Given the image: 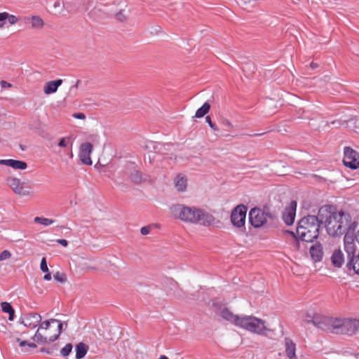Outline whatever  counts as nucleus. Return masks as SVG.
Returning <instances> with one entry per match:
<instances>
[{"label":"nucleus","mask_w":359,"mask_h":359,"mask_svg":"<svg viewBox=\"0 0 359 359\" xmlns=\"http://www.w3.org/2000/svg\"><path fill=\"white\" fill-rule=\"evenodd\" d=\"M6 12L0 13V28H3L6 22Z\"/></svg>","instance_id":"37"},{"label":"nucleus","mask_w":359,"mask_h":359,"mask_svg":"<svg viewBox=\"0 0 359 359\" xmlns=\"http://www.w3.org/2000/svg\"><path fill=\"white\" fill-rule=\"evenodd\" d=\"M331 261L332 264L337 268H340L344 263V254L341 250H335L332 256Z\"/></svg>","instance_id":"22"},{"label":"nucleus","mask_w":359,"mask_h":359,"mask_svg":"<svg viewBox=\"0 0 359 359\" xmlns=\"http://www.w3.org/2000/svg\"><path fill=\"white\" fill-rule=\"evenodd\" d=\"M125 173L135 183H140L144 180L143 174L137 169L136 165L133 163L126 168Z\"/></svg>","instance_id":"15"},{"label":"nucleus","mask_w":359,"mask_h":359,"mask_svg":"<svg viewBox=\"0 0 359 359\" xmlns=\"http://www.w3.org/2000/svg\"><path fill=\"white\" fill-rule=\"evenodd\" d=\"M57 242L64 247H67L68 245V242L65 239H58L57 240Z\"/></svg>","instance_id":"43"},{"label":"nucleus","mask_w":359,"mask_h":359,"mask_svg":"<svg viewBox=\"0 0 359 359\" xmlns=\"http://www.w3.org/2000/svg\"><path fill=\"white\" fill-rule=\"evenodd\" d=\"M285 353L288 359H298L296 344L290 338H285Z\"/></svg>","instance_id":"18"},{"label":"nucleus","mask_w":359,"mask_h":359,"mask_svg":"<svg viewBox=\"0 0 359 359\" xmlns=\"http://www.w3.org/2000/svg\"><path fill=\"white\" fill-rule=\"evenodd\" d=\"M343 163L351 169L359 168V154L349 147H344Z\"/></svg>","instance_id":"9"},{"label":"nucleus","mask_w":359,"mask_h":359,"mask_svg":"<svg viewBox=\"0 0 359 359\" xmlns=\"http://www.w3.org/2000/svg\"><path fill=\"white\" fill-rule=\"evenodd\" d=\"M53 278L57 282H60L61 283H65L67 281V276L65 273H61L60 271L56 272L53 275Z\"/></svg>","instance_id":"30"},{"label":"nucleus","mask_w":359,"mask_h":359,"mask_svg":"<svg viewBox=\"0 0 359 359\" xmlns=\"http://www.w3.org/2000/svg\"><path fill=\"white\" fill-rule=\"evenodd\" d=\"M359 330V319L356 318H346L344 319V324L342 330H340V334L353 335Z\"/></svg>","instance_id":"12"},{"label":"nucleus","mask_w":359,"mask_h":359,"mask_svg":"<svg viewBox=\"0 0 359 359\" xmlns=\"http://www.w3.org/2000/svg\"><path fill=\"white\" fill-rule=\"evenodd\" d=\"M93 151V145L90 142L82 143L79 147V158L81 163L85 165H91L93 161L90 155Z\"/></svg>","instance_id":"11"},{"label":"nucleus","mask_w":359,"mask_h":359,"mask_svg":"<svg viewBox=\"0 0 359 359\" xmlns=\"http://www.w3.org/2000/svg\"><path fill=\"white\" fill-rule=\"evenodd\" d=\"M0 164L11 167L15 170H25L27 168L26 162L14 159H1Z\"/></svg>","instance_id":"19"},{"label":"nucleus","mask_w":359,"mask_h":359,"mask_svg":"<svg viewBox=\"0 0 359 359\" xmlns=\"http://www.w3.org/2000/svg\"><path fill=\"white\" fill-rule=\"evenodd\" d=\"M170 210L172 217L185 223L210 226L218 222L211 213L196 206L175 204L170 207Z\"/></svg>","instance_id":"2"},{"label":"nucleus","mask_w":359,"mask_h":359,"mask_svg":"<svg viewBox=\"0 0 359 359\" xmlns=\"http://www.w3.org/2000/svg\"><path fill=\"white\" fill-rule=\"evenodd\" d=\"M311 65H312V67H315V65L313 63H312Z\"/></svg>","instance_id":"48"},{"label":"nucleus","mask_w":359,"mask_h":359,"mask_svg":"<svg viewBox=\"0 0 359 359\" xmlns=\"http://www.w3.org/2000/svg\"><path fill=\"white\" fill-rule=\"evenodd\" d=\"M1 308L3 312L8 313V320L12 321L15 318V311L11 304L8 302H4L1 303Z\"/></svg>","instance_id":"25"},{"label":"nucleus","mask_w":359,"mask_h":359,"mask_svg":"<svg viewBox=\"0 0 359 359\" xmlns=\"http://www.w3.org/2000/svg\"><path fill=\"white\" fill-rule=\"evenodd\" d=\"M41 323V315L36 313H30L25 314L22 318V323L27 327L33 329L36 327H39L40 323Z\"/></svg>","instance_id":"14"},{"label":"nucleus","mask_w":359,"mask_h":359,"mask_svg":"<svg viewBox=\"0 0 359 359\" xmlns=\"http://www.w3.org/2000/svg\"><path fill=\"white\" fill-rule=\"evenodd\" d=\"M0 84L2 88H11L12 87L11 83H10L6 81H4V80L0 82Z\"/></svg>","instance_id":"41"},{"label":"nucleus","mask_w":359,"mask_h":359,"mask_svg":"<svg viewBox=\"0 0 359 359\" xmlns=\"http://www.w3.org/2000/svg\"><path fill=\"white\" fill-rule=\"evenodd\" d=\"M62 326L60 320L54 318L42 321L32 338L33 341L39 344L53 342L61 334Z\"/></svg>","instance_id":"3"},{"label":"nucleus","mask_w":359,"mask_h":359,"mask_svg":"<svg viewBox=\"0 0 359 359\" xmlns=\"http://www.w3.org/2000/svg\"><path fill=\"white\" fill-rule=\"evenodd\" d=\"M344 249L348 255H353L355 252V245L352 236L346 235L344 238Z\"/></svg>","instance_id":"23"},{"label":"nucleus","mask_w":359,"mask_h":359,"mask_svg":"<svg viewBox=\"0 0 359 359\" xmlns=\"http://www.w3.org/2000/svg\"><path fill=\"white\" fill-rule=\"evenodd\" d=\"M140 231L142 235H147L150 232V228L148 226H144Z\"/></svg>","instance_id":"42"},{"label":"nucleus","mask_w":359,"mask_h":359,"mask_svg":"<svg viewBox=\"0 0 359 359\" xmlns=\"http://www.w3.org/2000/svg\"><path fill=\"white\" fill-rule=\"evenodd\" d=\"M210 109V104L205 102L201 107H200L195 114L196 118H202L207 114Z\"/></svg>","instance_id":"27"},{"label":"nucleus","mask_w":359,"mask_h":359,"mask_svg":"<svg viewBox=\"0 0 359 359\" xmlns=\"http://www.w3.org/2000/svg\"><path fill=\"white\" fill-rule=\"evenodd\" d=\"M72 116L77 119L83 120L86 118V115L83 113H74Z\"/></svg>","instance_id":"40"},{"label":"nucleus","mask_w":359,"mask_h":359,"mask_svg":"<svg viewBox=\"0 0 359 359\" xmlns=\"http://www.w3.org/2000/svg\"><path fill=\"white\" fill-rule=\"evenodd\" d=\"M249 220L256 228L263 226L267 221V215L260 209L253 208L250 211Z\"/></svg>","instance_id":"10"},{"label":"nucleus","mask_w":359,"mask_h":359,"mask_svg":"<svg viewBox=\"0 0 359 359\" xmlns=\"http://www.w3.org/2000/svg\"><path fill=\"white\" fill-rule=\"evenodd\" d=\"M6 14L7 15L6 20H8V22L11 25H15L18 22V18L14 15L9 14L8 13L6 12Z\"/></svg>","instance_id":"35"},{"label":"nucleus","mask_w":359,"mask_h":359,"mask_svg":"<svg viewBox=\"0 0 359 359\" xmlns=\"http://www.w3.org/2000/svg\"><path fill=\"white\" fill-rule=\"evenodd\" d=\"M320 222L325 223L326 231L330 236H339L350 229L351 216L344 211H337L335 207L326 205L318 210Z\"/></svg>","instance_id":"1"},{"label":"nucleus","mask_w":359,"mask_h":359,"mask_svg":"<svg viewBox=\"0 0 359 359\" xmlns=\"http://www.w3.org/2000/svg\"><path fill=\"white\" fill-rule=\"evenodd\" d=\"M62 83V79L50 81L47 82L43 87V92L46 95L54 93L57 91L59 86Z\"/></svg>","instance_id":"20"},{"label":"nucleus","mask_w":359,"mask_h":359,"mask_svg":"<svg viewBox=\"0 0 359 359\" xmlns=\"http://www.w3.org/2000/svg\"><path fill=\"white\" fill-rule=\"evenodd\" d=\"M11 256V252L7 250H5L0 253V262L10 259Z\"/></svg>","instance_id":"34"},{"label":"nucleus","mask_w":359,"mask_h":359,"mask_svg":"<svg viewBox=\"0 0 359 359\" xmlns=\"http://www.w3.org/2000/svg\"><path fill=\"white\" fill-rule=\"evenodd\" d=\"M344 324V319L337 318H322V322L318 324L319 328L332 333L340 334V330H342Z\"/></svg>","instance_id":"7"},{"label":"nucleus","mask_w":359,"mask_h":359,"mask_svg":"<svg viewBox=\"0 0 359 359\" xmlns=\"http://www.w3.org/2000/svg\"><path fill=\"white\" fill-rule=\"evenodd\" d=\"M205 121L208 123V124L209 125L212 130H213L215 132L219 131V127L216 125V123L212 121L211 118L209 116H207L205 117Z\"/></svg>","instance_id":"33"},{"label":"nucleus","mask_w":359,"mask_h":359,"mask_svg":"<svg viewBox=\"0 0 359 359\" xmlns=\"http://www.w3.org/2000/svg\"><path fill=\"white\" fill-rule=\"evenodd\" d=\"M320 222L318 215H309L303 217L298 222L297 237L306 242H312L319 234Z\"/></svg>","instance_id":"4"},{"label":"nucleus","mask_w":359,"mask_h":359,"mask_svg":"<svg viewBox=\"0 0 359 359\" xmlns=\"http://www.w3.org/2000/svg\"><path fill=\"white\" fill-rule=\"evenodd\" d=\"M45 273L46 274L43 276V279L45 280H50L51 278H52L50 273L49 271H48V272H46Z\"/></svg>","instance_id":"44"},{"label":"nucleus","mask_w":359,"mask_h":359,"mask_svg":"<svg viewBox=\"0 0 359 359\" xmlns=\"http://www.w3.org/2000/svg\"><path fill=\"white\" fill-rule=\"evenodd\" d=\"M355 241L358 242V243L359 244V231L356 233L355 236Z\"/></svg>","instance_id":"45"},{"label":"nucleus","mask_w":359,"mask_h":359,"mask_svg":"<svg viewBox=\"0 0 359 359\" xmlns=\"http://www.w3.org/2000/svg\"><path fill=\"white\" fill-rule=\"evenodd\" d=\"M16 341L19 343V345L21 347H23L25 346H28L29 347H31V348H36V344L35 343H34V342L29 343V342H28L27 341L21 340L20 338H17Z\"/></svg>","instance_id":"32"},{"label":"nucleus","mask_w":359,"mask_h":359,"mask_svg":"<svg viewBox=\"0 0 359 359\" xmlns=\"http://www.w3.org/2000/svg\"><path fill=\"white\" fill-rule=\"evenodd\" d=\"M87 353V347L83 343H79L76 346V359L83 358Z\"/></svg>","instance_id":"26"},{"label":"nucleus","mask_w":359,"mask_h":359,"mask_svg":"<svg viewBox=\"0 0 359 359\" xmlns=\"http://www.w3.org/2000/svg\"><path fill=\"white\" fill-rule=\"evenodd\" d=\"M247 208L244 205H237L231 212V222L236 228L245 226Z\"/></svg>","instance_id":"8"},{"label":"nucleus","mask_w":359,"mask_h":359,"mask_svg":"<svg viewBox=\"0 0 359 359\" xmlns=\"http://www.w3.org/2000/svg\"><path fill=\"white\" fill-rule=\"evenodd\" d=\"M25 24L29 25L32 29H42L45 26V22L43 18L37 15L27 16L24 18Z\"/></svg>","instance_id":"16"},{"label":"nucleus","mask_w":359,"mask_h":359,"mask_svg":"<svg viewBox=\"0 0 359 359\" xmlns=\"http://www.w3.org/2000/svg\"><path fill=\"white\" fill-rule=\"evenodd\" d=\"M72 345L71 344H67L65 345V347H63L60 353L62 356L66 357L69 355V354L72 352Z\"/></svg>","instance_id":"31"},{"label":"nucleus","mask_w":359,"mask_h":359,"mask_svg":"<svg viewBox=\"0 0 359 359\" xmlns=\"http://www.w3.org/2000/svg\"><path fill=\"white\" fill-rule=\"evenodd\" d=\"M187 180L184 177L178 175L175 180V187L178 191H184L187 189Z\"/></svg>","instance_id":"24"},{"label":"nucleus","mask_w":359,"mask_h":359,"mask_svg":"<svg viewBox=\"0 0 359 359\" xmlns=\"http://www.w3.org/2000/svg\"><path fill=\"white\" fill-rule=\"evenodd\" d=\"M310 255L313 260L316 262L322 260L323 256V248L320 243H316L311 247Z\"/></svg>","instance_id":"21"},{"label":"nucleus","mask_w":359,"mask_h":359,"mask_svg":"<svg viewBox=\"0 0 359 359\" xmlns=\"http://www.w3.org/2000/svg\"><path fill=\"white\" fill-rule=\"evenodd\" d=\"M222 123L228 131H230L233 128V124L228 119H224Z\"/></svg>","instance_id":"38"},{"label":"nucleus","mask_w":359,"mask_h":359,"mask_svg":"<svg viewBox=\"0 0 359 359\" xmlns=\"http://www.w3.org/2000/svg\"><path fill=\"white\" fill-rule=\"evenodd\" d=\"M68 141L67 138H61L59 141L58 146L60 147H65L67 146Z\"/></svg>","instance_id":"39"},{"label":"nucleus","mask_w":359,"mask_h":359,"mask_svg":"<svg viewBox=\"0 0 359 359\" xmlns=\"http://www.w3.org/2000/svg\"><path fill=\"white\" fill-rule=\"evenodd\" d=\"M7 185L15 194L20 197L32 196L33 195L30 187H26L25 182L15 177H8L6 180Z\"/></svg>","instance_id":"6"},{"label":"nucleus","mask_w":359,"mask_h":359,"mask_svg":"<svg viewBox=\"0 0 359 359\" xmlns=\"http://www.w3.org/2000/svg\"><path fill=\"white\" fill-rule=\"evenodd\" d=\"M347 266L348 269L352 268L356 273L359 274V255L353 256L348 262Z\"/></svg>","instance_id":"28"},{"label":"nucleus","mask_w":359,"mask_h":359,"mask_svg":"<svg viewBox=\"0 0 359 359\" xmlns=\"http://www.w3.org/2000/svg\"><path fill=\"white\" fill-rule=\"evenodd\" d=\"M40 269L43 273L49 271L46 257H43L41 259Z\"/></svg>","instance_id":"36"},{"label":"nucleus","mask_w":359,"mask_h":359,"mask_svg":"<svg viewBox=\"0 0 359 359\" xmlns=\"http://www.w3.org/2000/svg\"><path fill=\"white\" fill-rule=\"evenodd\" d=\"M219 315L224 320L230 322L237 327L241 317V316H240L234 314L231 311L226 307L220 309Z\"/></svg>","instance_id":"17"},{"label":"nucleus","mask_w":359,"mask_h":359,"mask_svg":"<svg viewBox=\"0 0 359 359\" xmlns=\"http://www.w3.org/2000/svg\"><path fill=\"white\" fill-rule=\"evenodd\" d=\"M158 359H168V358L165 355H161Z\"/></svg>","instance_id":"47"},{"label":"nucleus","mask_w":359,"mask_h":359,"mask_svg":"<svg viewBox=\"0 0 359 359\" xmlns=\"http://www.w3.org/2000/svg\"><path fill=\"white\" fill-rule=\"evenodd\" d=\"M34 221L35 223L40 224L41 225L46 226H49L54 223V220H53L51 219L41 217H36L34 219Z\"/></svg>","instance_id":"29"},{"label":"nucleus","mask_w":359,"mask_h":359,"mask_svg":"<svg viewBox=\"0 0 359 359\" xmlns=\"http://www.w3.org/2000/svg\"><path fill=\"white\" fill-rule=\"evenodd\" d=\"M238 327L258 335H266L269 331L265 321L254 316H241Z\"/></svg>","instance_id":"5"},{"label":"nucleus","mask_w":359,"mask_h":359,"mask_svg":"<svg viewBox=\"0 0 359 359\" xmlns=\"http://www.w3.org/2000/svg\"><path fill=\"white\" fill-rule=\"evenodd\" d=\"M41 352H46V353H49V354H51V353H52V352H51V351H48L46 348H42L41 349Z\"/></svg>","instance_id":"46"},{"label":"nucleus","mask_w":359,"mask_h":359,"mask_svg":"<svg viewBox=\"0 0 359 359\" xmlns=\"http://www.w3.org/2000/svg\"><path fill=\"white\" fill-rule=\"evenodd\" d=\"M297 202L291 201L288 206L285 208L283 214V219L287 225L293 224L296 215Z\"/></svg>","instance_id":"13"}]
</instances>
